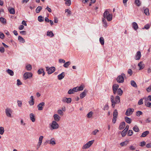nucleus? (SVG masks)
Segmentation results:
<instances>
[{
  "label": "nucleus",
  "instance_id": "f257e3e1",
  "mask_svg": "<svg viewBox=\"0 0 151 151\" xmlns=\"http://www.w3.org/2000/svg\"><path fill=\"white\" fill-rule=\"evenodd\" d=\"M111 106L113 108L115 107V104H119L120 102V98L118 96H116L115 98V101L114 100V97L113 96H111Z\"/></svg>",
  "mask_w": 151,
  "mask_h": 151
},
{
  "label": "nucleus",
  "instance_id": "f03ea898",
  "mask_svg": "<svg viewBox=\"0 0 151 151\" xmlns=\"http://www.w3.org/2000/svg\"><path fill=\"white\" fill-rule=\"evenodd\" d=\"M103 16L105 18H106L108 21H111L112 19V16L111 14L109 13V12L106 11L104 13Z\"/></svg>",
  "mask_w": 151,
  "mask_h": 151
},
{
  "label": "nucleus",
  "instance_id": "7ed1b4c3",
  "mask_svg": "<svg viewBox=\"0 0 151 151\" xmlns=\"http://www.w3.org/2000/svg\"><path fill=\"white\" fill-rule=\"evenodd\" d=\"M12 110L9 108H7L5 109L6 115L8 117L11 118L12 117Z\"/></svg>",
  "mask_w": 151,
  "mask_h": 151
},
{
  "label": "nucleus",
  "instance_id": "20e7f679",
  "mask_svg": "<svg viewBox=\"0 0 151 151\" xmlns=\"http://www.w3.org/2000/svg\"><path fill=\"white\" fill-rule=\"evenodd\" d=\"M125 75L122 73L121 75L119 76L116 78V81L119 83H122L124 82V78Z\"/></svg>",
  "mask_w": 151,
  "mask_h": 151
},
{
  "label": "nucleus",
  "instance_id": "39448f33",
  "mask_svg": "<svg viewBox=\"0 0 151 151\" xmlns=\"http://www.w3.org/2000/svg\"><path fill=\"white\" fill-rule=\"evenodd\" d=\"M51 129H58L59 127L58 123L55 121H52L50 125Z\"/></svg>",
  "mask_w": 151,
  "mask_h": 151
},
{
  "label": "nucleus",
  "instance_id": "423d86ee",
  "mask_svg": "<svg viewBox=\"0 0 151 151\" xmlns=\"http://www.w3.org/2000/svg\"><path fill=\"white\" fill-rule=\"evenodd\" d=\"M46 70L49 74H50L53 73L55 70V68L54 67H51L50 68L48 67H46Z\"/></svg>",
  "mask_w": 151,
  "mask_h": 151
},
{
  "label": "nucleus",
  "instance_id": "0eeeda50",
  "mask_svg": "<svg viewBox=\"0 0 151 151\" xmlns=\"http://www.w3.org/2000/svg\"><path fill=\"white\" fill-rule=\"evenodd\" d=\"M94 141V140L89 141L83 146L82 149H85L89 148L93 143Z\"/></svg>",
  "mask_w": 151,
  "mask_h": 151
},
{
  "label": "nucleus",
  "instance_id": "6e6552de",
  "mask_svg": "<svg viewBox=\"0 0 151 151\" xmlns=\"http://www.w3.org/2000/svg\"><path fill=\"white\" fill-rule=\"evenodd\" d=\"M32 76V73L29 72H26L24 73L23 76L24 80H26L28 78H29Z\"/></svg>",
  "mask_w": 151,
  "mask_h": 151
},
{
  "label": "nucleus",
  "instance_id": "1a4fd4ad",
  "mask_svg": "<svg viewBox=\"0 0 151 151\" xmlns=\"http://www.w3.org/2000/svg\"><path fill=\"white\" fill-rule=\"evenodd\" d=\"M134 111V110L133 109H128L125 112V114L127 116H130L132 114Z\"/></svg>",
  "mask_w": 151,
  "mask_h": 151
},
{
  "label": "nucleus",
  "instance_id": "9d476101",
  "mask_svg": "<svg viewBox=\"0 0 151 151\" xmlns=\"http://www.w3.org/2000/svg\"><path fill=\"white\" fill-rule=\"evenodd\" d=\"M47 143L52 145H54L56 144L55 140L54 138H52L50 140H47L45 143Z\"/></svg>",
  "mask_w": 151,
  "mask_h": 151
},
{
  "label": "nucleus",
  "instance_id": "9b49d317",
  "mask_svg": "<svg viewBox=\"0 0 151 151\" xmlns=\"http://www.w3.org/2000/svg\"><path fill=\"white\" fill-rule=\"evenodd\" d=\"M119 87V86L117 84H114L113 85L112 88L114 94H115L116 93Z\"/></svg>",
  "mask_w": 151,
  "mask_h": 151
},
{
  "label": "nucleus",
  "instance_id": "f8f14e48",
  "mask_svg": "<svg viewBox=\"0 0 151 151\" xmlns=\"http://www.w3.org/2000/svg\"><path fill=\"white\" fill-rule=\"evenodd\" d=\"M141 56V53L140 51H138L135 55V59L136 60H139L140 59Z\"/></svg>",
  "mask_w": 151,
  "mask_h": 151
},
{
  "label": "nucleus",
  "instance_id": "ddd939ff",
  "mask_svg": "<svg viewBox=\"0 0 151 151\" xmlns=\"http://www.w3.org/2000/svg\"><path fill=\"white\" fill-rule=\"evenodd\" d=\"M45 103L44 102H42L39 104L37 105L38 109L39 110H42L43 109V106H45Z\"/></svg>",
  "mask_w": 151,
  "mask_h": 151
},
{
  "label": "nucleus",
  "instance_id": "4468645a",
  "mask_svg": "<svg viewBox=\"0 0 151 151\" xmlns=\"http://www.w3.org/2000/svg\"><path fill=\"white\" fill-rule=\"evenodd\" d=\"M53 117L55 121L56 122L59 121L60 119V116L57 114H55L53 115Z\"/></svg>",
  "mask_w": 151,
  "mask_h": 151
},
{
  "label": "nucleus",
  "instance_id": "2eb2a0df",
  "mask_svg": "<svg viewBox=\"0 0 151 151\" xmlns=\"http://www.w3.org/2000/svg\"><path fill=\"white\" fill-rule=\"evenodd\" d=\"M43 138V137L42 136H40L39 138V142L37 145V146L38 147H39L41 145Z\"/></svg>",
  "mask_w": 151,
  "mask_h": 151
},
{
  "label": "nucleus",
  "instance_id": "dca6fc26",
  "mask_svg": "<svg viewBox=\"0 0 151 151\" xmlns=\"http://www.w3.org/2000/svg\"><path fill=\"white\" fill-rule=\"evenodd\" d=\"M65 76V73L64 72H62L58 76V79L59 80H61Z\"/></svg>",
  "mask_w": 151,
  "mask_h": 151
},
{
  "label": "nucleus",
  "instance_id": "f3484780",
  "mask_svg": "<svg viewBox=\"0 0 151 151\" xmlns=\"http://www.w3.org/2000/svg\"><path fill=\"white\" fill-rule=\"evenodd\" d=\"M138 65L139 67V70L142 69L145 67L144 64L143 63V62L142 61L140 62L138 64Z\"/></svg>",
  "mask_w": 151,
  "mask_h": 151
},
{
  "label": "nucleus",
  "instance_id": "a211bd4d",
  "mask_svg": "<svg viewBox=\"0 0 151 151\" xmlns=\"http://www.w3.org/2000/svg\"><path fill=\"white\" fill-rule=\"evenodd\" d=\"M125 126V122H122L120 124L119 129L120 130L123 129Z\"/></svg>",
  "mask_w": 151,
  "mask_h": 151
},
{
  "label": "nucleus",
  "instance_id": "6ab92c4d",
  "mask_svg": "<svg viewBox=\"0 0 151 151\" xmlns=\"http://www.w3.org/2000/svg\"><path fill=\"white\" fill-rule=\"evenodd\" d=\"M30 98L31 99V100L29 101H28V102L30 106H32L34 104L33 96H31Z\"/></svg>",
  "mask_w": 151,
  "mask_h": 151
},
{
  "label": "nucleus",
  "instance_id": "aec40b11",
  "mask_svg": "<svg viewBox=\"0 0 151 151\" xmlns=\"http://www.w3.org/2000/svg\"><path fill=\"white\" fill-rule=\"evenodd\" d=\"M87 91L86 90H84L83 92H82L80 94V98L81 99H82L85 97L86 95V93Z\"/></svg>",
  "mask_w": 151,
  "mask_h": 151
},
{
  "label": "nucleus",
  "instance_id": "412c9836",
  "mask_svg": "<svg viewBox=\"0 0 151 151\" xmlns=\"http://www.w3.org/2000/svg\"><path fill=\"white\" fill-rule=\"evenodd\" d=\"M132 26L133 28L135 30H136L138 28V26L137 24L135 22H133L132 24Z\"/></svg>",
  "mask_w": 151,
  "mask_h": 151
},
{
  "label": "nucleus",
  "instance_id": "4be33fe9",
  "mask_svg": "<svg viewBox=\"0 0 151 151\" xmlns=\"http://www.w3.org/2000/svg\"><path fill=\"white\" fill-rule=\"evenodd\" d=\"M148 100L147 99L145 100V105L146 106L150 108L151 107V103L148 101Z\"/></svg>",
  "mask_w": 151,
  "mask_h": 151
},
{
  "label": "nucleus",
  "instance_id": "5701e85b",
  "mask_svg": "<svg viewBox=\"0 0 151 151\" xmlns=\"http://www.w3.org/2000/svg\"><path fill=\"white\" fill-rule=\"evenodd\" d=\"M29 117L30 120L32 122H34L35 121V116L33 114L31 113L30 114Z\"/></svg>",
  "mask_w": 151,
  "mask_h": 151
},
{
  "label": "nucleus",
  "instance_id": "b1692460",
  "mask_svg": "<svg viewBox=\"0 0 151 151\" xmlns=\"http://www.w3.org/2000/svg\"><path fill=\"white\" fill-rule=\"evenodd\" d=\"M7 73L10 76H12L14 75V72L13 71L9 69H8L6 70Z\"/></svg>",
  "mask_w": 151,
  "mask_h": 151
},
{
  "label": "nucleus",
  "instance_id": "393cba45",
  "mask_svg": "<svg viewBox=\"0 0 151 151\" xmlns=\"http://www.w3.org/2000/svg\"><path fill=\"white\" fill-rule=\"evenodd\" d=\"M149 133V131H147L144 132H143L142 134L140 136L141 137H146L147 135Z\"/></svg>",
  "mask_w": 151,
  "mask_h": 151
},
{
  "label": "nucleus",
  "instance_id": "a878e982",
  "mask_svg": "<svg viewBox=\"0 0 151 151\" xmlns=\"http://www.w3.org/2000/svg\"><path fill=\"white\" fill-rule=\"evenodd\" d=\"M8 10L10 14H14L15 13V11L14 8H9Z\"/></svg>",
  "mask_w": 151,
  "mask_h": 151
},
{
  "label": "nucleus",
  "instance_id": "bb28decb",
  "mask_svg": "<svg viewBox=\"0 0 151 151\" xmlns=\"http://www.w3.org/2000/svg\"><path fill=\"white\" fill-rule=\"evenodd\" d=\"M125 121L129 124H130L131 122V119L127 116H125L124 117Z\"/></svg>",
  "mask_w": 151,
  "mask_h": 151
},
{
  "label": "nucleus",
  "instance_id": "cd10ccee",
  "mask_svg": "<svg viewBox=\"0 0 151 151\" xmlns=\"http://www.w3.org/2000/svg\"><path fill=\"white\" fill-rule=\"evenodd\" d=\"M128 142L129 141H126L124 142L121 143L120 145L122 147L126 146L128 143Z\"/></svg>",
  "mask_w": 151,
  "mask_h": 151
},
{
  "label": "nucleus",
  "instance_id": "c85d7f7f",
  "mask_svg": "<svg viewBox=\"0 0 151 151\" xmlns=\"http://www.w3.org/2000/svg\"><path fill=\"white\" fill-rule=\"evenodd\" d=\"M71 63L70 61H68L65 63L63 65V66L65 68H68V66L70 65Z\"/></svg>",
  "mask_w": 151,
  "mask_h": 151
},
{
  "label": "nucleus",
  "instance_id": "c756f323",
  "mask_svg": "<svg viewBox=\"0 0 151 151\" xmlns=\"http://www.w3.org/2000/svg\"><path fill=\"white\" fill-rule=\"evenodd\" d=\"M18 39L20 42L23 43H24L25 42L24 39L20 36H19Z\"/></svg>",
  "mask_w": 151,
  "mask_h": 151
},
{
  "label": "nucleus",
  "instance_id": "7c9ffc66",
  "mask_svg": "<svg viewBox=\"0 0 151 151\" xmlns=\"http://www.w3.org/2000/svg\"><path fill=\"white\" fill-rule=\"evenodd\" d=\"M133 130L136 132H138L139 131V129L137 125H135L133 128Z\"/></svg>",
  "mask_w": 151,
  "mask_h": 151
},
{
  "label": "nucleus",
  "instance_id": "2f4dec72",
  "mask_svg": "<svg viewBox=\"0 0 151 151\" xmlns=\"http://www.w3.org/2000/svg\"><path fill=\"white\" fill-rule=\"evenodd\" d=\"M117 94L119 96H121L123 93V91L120 88H118L117 90Z\"/></svg>",
  "mask_w": 151,
  "mask_h": 151
},
{
  "label": "nucleus",
  "instance_id": "473e14b6",
  "mask_svg": "<svg viewBox=\"0 0 151 151\" xmlns=\"http://www.w3.org/2000/svg\"><path fill=\"white\" fill-rule=\"evenodd\" d=\"M47 35L51 37L54 36L53 33L52 31H48L47 32Z\"/></svg>",
  "mask_w": 151,
  "mask_h": 151
},
{
  "label": "nucleus",
  "instance_id": "72a5a7b5",
  "mask_svg": "<svg viewBox=\"0 0 151 151\" xmlns=\"http://www.w3.org/2000/svg\"><path fill=\"white\" fill-rule=\"evenodd\" d=\"M131 85L134 87H137V86L135 82L133 80L131 81Z\"/></svg>",
  "mask_w": 151,
  "mask_h": 151
},
{
  "label": "nucleus",
  "instance_id": "f704fd0d",
  "mask_svg": "<svg viewBox=\"0 0 151 151\" xmlns=\"http://www.w3.org/2000/svg\"><path fill=\"white\" fill-rule=\"evenodd\" d=\"M42 9V7L41 6H38L36 9V12L37 13H39Z\"/></svg>",
  "mask_w": 151,
  "mask_h": 151
},
{
  "label": "nucleus",
  "instance_id": "c9c22d12",
  "mask_svg": "<svg viewBox=\"0 0 151 151\" xmlns=\"http://www.w3.org/2000/svg\"><path fill=\"white\" fill-rule=\"evenodd\" d=\"M99 41L101 45H104V40L103 37H101L99 38Z\"/></svg>",
  "mask_w": 151,
  "mask_h": 151
},
{
  "label": "nucleus",
  "instance_id": "e433bc0d",
  "mask_svg": "<svg viewBox=\"0 0 151 151\" xmlns=\"http://www.w3.org/2000/svg\"><path fill=\"white\" fill-rule=\"evenodd\" d=\"M26 68L29 71L31 70L32 69L31 65L29 64L27 65L26 66Z\"/></svg>",
  "mask_w": 151,
  "mask_h": 151
},
{
  "label": "nucleus",
  "instance_id": "4c0bfd02",
  "mask_svg": "<svg viewBox=\"0 0 151 151\" xmlns=\"http://www.w3.org/2000/svg\"><path fill=\"white\" fill-rule=\"evenodd\" d=\"M0 21L3 24L6 23V19L2 17L0 18Z\"/></svg>",
  "mask_w": 151,
  "mask_h": 151
},
{
  "label": "nucleus",
  "instance_id": "58836bf2",
  "mask_svg": "<svg viewBox=\"0 0 151 151\" xmlns=\"http://www.w3.org/2000/svg\"><path fill=\"white\" fill-rule=\"evenodd\" d=\"M118 112L116 109H115L113 112V117L117 118L118 116Z\"/></svg>",
  "mask_w": 151,
  "mask_h": 151
},
{
  "label": "nucleus",
  "instance_id": "ea45409f",
  "mask_svg": "<svg viewBox=\"0 0 151 151\" xmlns=\"http://www.w3.org/2000/svg\"><path fill=\"white\" fill-rule=\"evenodd\" d=\"M38 20L40 22H42L44 20V18L41 16H40L38 17Z\"/></svg>",
  "mask_w": 151,
  "mask_h": 151
},
{
  "label": "nucleus",
  "instance_id": "a19ab883",
  "mask_svg": "<svg viewBox=\"0 0 151 151\" xmlns=\"http://www.w3.org/2000/svg\"><path fill=\"white\" fill-rule=\"evenodd\" d=\"M102 21L104 24V26L105 27H107V24L106 20L105 19L103 18Z\"/></svg>",
  "mask_w": 151,
  "mask_h": 151
},
{
  "label": "nucleus",
  "instance_id": "79ce46f5",
  "mask_svg": "<svg viewBox=\"0 0 151 151\" xmlns=\"http://www.w3.org/2000/svg\"><path fill=\"white\" fill-rule=\"evenodd\" d=\"M134 3L135 4L138 6H140L141 3L139 0H135Z\"/></svg>",
  "mask_w": 151,
  "mask_h": 151
},
{
  "label": "nucleus",
  "instance_id": "37998d69",
  "mask_svg": "<svg viewBox=\"0 0 151 151\" xmlns=\"http://www.w3.org/2000/svg\"><path fill=\"white\" fill-rule=\"evenodd\" d=\"M144 13L147 16H149L150 15L149 9H144Z\"/></svg>",
  "mask_w": 151,
  "mask_h": 151
},
{
  "label": "nucleus",
  "instance_id": "c03bdc74",
  "mask_svg": "<svg viewBox=\"0 0 151 151\" xmlns=\"http://www.w3.org/2000/svg\"><path fill=\"white\" fill-rule=\"evenodd\" d=\"M93 112L92 111H90L87 115V116L88 118H91L92 116Z\"/></svg>",
  "mask_w": 151,
  "mask_h": 151
},
{
  "label": "nucleus",
  "instance_id": "a18cd8bd",
  "mask_svg": "<svg viewBox=\"0 0 151 151\" xmlns=\"http://www.w3.org/2000/svg\"><path fill=\"white\" fill-rule=\"evenodd\" d=\"M4 130L3 127H0V134L2 135L4 132Z\"/></svg>",
  "mask_w": 151,
  "mask_h": 151
},
{
  "label": "nucleus",
  "instance_id": "49530a36",
  "mask_svg": "<svg viewBox=\"0 0 151 151\" xmlns=\"http://www.w3.org/2000/svg\"><path fill=\"white\" fill-rule=\"evenodd\" d=\"M142 112L141 111H138L136 113V115L137 116H139L142 114Z\"/></svg>",
  "mask_w": 151,
  "mask_h": 151
},
{
  "label": "nucleus",
  "instance_id": "de8ad7c7",
  "mask_svg": "<svg viewBox=\"0 0 151 151\" xmlns=\"http://www.w3.org/2000/svg\"><path fill=\"white\" fill-rule=\"evenodd\" d=\"M71 4V1L70 0H67L65 2V4L68 6L70 5Z\"/></svg>",
  "mask_w": 151,
  "mask_h": 151
},
{
  "label": "nucleus",
  "instance_id": "09e8293b",
  "mask_svg": "<svg viewBox=\"0 0 151 151\" xmlns=\"http://www.w3.org/2000/svg\"><path fill=\"white\" fill-rule=\"evenodd\" d=\"M44 70L43 69L41 68L39 69L37 71V73L39 74H41L43 72Z\"/></svg>",
  "mask_w": 151,
  "mask_h": 151
},
{
  "label": "nucleus",
  "instance_id": "8fccbe9b",
  "mask_svg": "<svg viewBox=\"0 0 151 151\" xmlns=\"http://www.w3.org/2000/svg\"><path fill=\"white\" fill-rule=\"evenodd\" d=\"M133 131L132 130H129L128 133V135L129 136L132 135L133 134Z\"/></svg>",
  "mask_w": 151,
  "mask_h": 151
},
{
  "label": "nucleus",
  "instance_id": "3c124183",
  "mask_svg": "<svg viewBox=\"0 0 151 151\" xmlns=\"http://www.w3.org/2000/svg\"><path fill=\"white\" fill-rule=\"evenodd\" d=\"M150 24H147L145 26L144 28H143V29H149L150 28Z\"/></svg>",
  "mask_w": 151,
  "mask_h": 151
},
{
  "label": "nucleus",
  "instance_id": "603ef678",
  "mask_svg": "<svg viewBox=\"0 0 151 151\" xmlns=\"http://www.w3.org/2000/svg\"><path fill=\"white\" fill-rule=\"evenodd\" d=\"M127 132H126V131H124V130H123V131H122L121 132V135L122 137H124L126 135Z\"/></svg>",
  "mask_w": 151,
  "mask_h": 151
},
{
  "label": "nucleus",
  "instance_id": "864d4df0",
  "mask_svg": "<svg viewBox=\"0 0 151 151\" xmlns=\"http://www.w3.org/2000/svg\"><path fill=\"white\" fill-rule=\"evenodd\" d=\"M66 99V102L68 104L70 103L72 101V99L71 98H67Z\"/></svg>",
  "mask_w": 151,
  "mask_h": 151
},
{
  "label": "nucleus",
  "instance_id": "5fc2aeb1",
  "mask_svg": "<svg viewBox=\"0 0 151 151\" xmlns=\"http://www.w3.org/2000/svg\"><path fill=\"white\" fill-rule=\"evenodd\" d=\"M58 113L60 115L63 116V113L61 109L58 110Z\"/></svg>",
  "mask_w": 151,
  "mask_h": 151
},
{
  "label": "nucleus",
  "instance_id": "6e6d98bb",
  "mask_svg": "<svg viewBox=\"0 0 151 151\" xmlns=\"http://www.w3.org/2000/svg\"><path fill=\"white\" fill-rule=\"evenodd\" d=\"M99 132V130H98V129H95V130H94V131H93L92 132V134L93 135H96V133Z\"/></svg>",
  "mask_w": 151,
  "mask_h": 151
},
{
  "label": "nucleus",
  "instance_id": "4d7b16f0",
  "mask_svg": "<svg viewBox=\"0 0 151 151\" xmlns=\"http://www.w3.org/2000/svg\"><path fill=\"white\" fill-rule=\"evenodd\" d=\"M17 103L18 106L19 107H21L22 105V101L18 100L17 101Z\"/></svg>",
  "mask_w": 151,
  "mask_h": 151
},
{
  "label": "nucleus",
  "instance_id": "13d9d810",
  "mask_svg": "<svg viewBox=\"0 0 151 151\" xmlns=\"http://www.w3.org/2000/svg\"><path fill=\"white\" fill-rule=\"evenodd\" d=\"M5 51V49L3 47H0V52L2 53H4Z\"/></svg>",
  "mask_w": 151,
  "mask_h": 151
},
{
  "label": "nucleus",
  "instance_id": "bf43d9fd",
  "mask_svg": "<svg viewBox=\"0 0 151 151\" xmlns=\"http://www.w3.org/2000/svg\"><path fill=\"white\" fill-rule=\"evenodd\" d=\"M140 146L141 147H143L145 145L146 142L145 141H143L140 142Z\"/></svg>",
  "mask_w": 151,
  "mask_h": 151
},
{
  "label": "nucleus",
  "instance_id": "052dcab7",
  "mask_svg": "<svg viewBox=\"0 0 151 151\" xmlns=\"http://www.w3.org/2000/svg\"><path fill=\"white\" fill-rule=\"evenodd\" d=\"M4 37V35L3 33L0 32V38L1 39H3Z\"/></svg>",
  "mask_w": 151,
  "mask_h": 151
},
{
  "label": "nucleus",
  "instance_id": "680f3d73",
  "mask_svg": "<svg viewBox=\"0 0 151 151\" xmlns=\"http://www.w3.org/2000/svg\"><path fill=\"white\" fill-rule=\"evenodd\" d=\"M72 91H73L74 93L78 91V87L73 88L72 89Z\"/></svg>",
  "mask_w": 151,
  "mask_h": 151
},
{
  "label": "nucleus",
  "instance_id": "e2e57ef3",
  "mask_svg": "<svg viewBox=\"0 0 151 151\" xmlns=\"http://www.w3.org/2000/svg\"><path fill=\"white\" fill-rule=\"evenodd\" d=\"M83 89V88L82 86H81L80 87H78V91H82Z\"/></svg>",
  "mask_w": 151,
  "mask_h": 151
},
{
  "label": "nucleus",
  "instance_id": "0e129e2a",
  "mask_svg": "<svg viewBox=\"0 0 151 151\" xmlns=\"http://www.w3.org/2000/svg\"><path fill=\"white\" fill-rule=\"evenodd\" d=\"M143 100L142 99H140L138 102V104L139 105H142L143 104Z\"/></svg>",
  "mask_w": 151,
  "mask_h": 151
},
{
  "label": "nucleus",
  "instance_id": "69168bd1",
  "mask_svg": "<svg viewBox=\"0 0 151 151\" xmlns=\"http://www.w3.org/2000/svg\"><path fill=\"white\" fill-rule=\"evenodd\" d=\"M68 93L69 94H72L74 93L73 91H72V89H70L68 91Z\"/></svg>",
  "mask_w": 151,
  "mask_h": 151
},
{
  "label": "nucleus",
  "instance_id": "338daca9",
  "mask_svg": "<svg viewBox=\"0 0 151 151\" xmlns=\"http://www.w3.org/2000/svg\"><path fill=\"white\" fill-rule=\"evenodd\" d=\"M147 91L148 92H151V85L149 86L148 87L147 89Z\"/></svg>",
  "mask_w": 151,
  "mask_h": 151
},
{
  "label": "nucleus",
  "instance_id": "774afa93",
  "mask_svg": "<svg viewBox=\"0 0 151 151\" xmlns=\"http://www.w3.org/2000/svg\"><path fill=\"white\" fill-rule=\"evenodd\" d=\"M146 147L147 148H151V142L147 144L146 145Z\"/></svg>",
  "mask_w": 151,
  "mask_h": 151
}]
</instances>
